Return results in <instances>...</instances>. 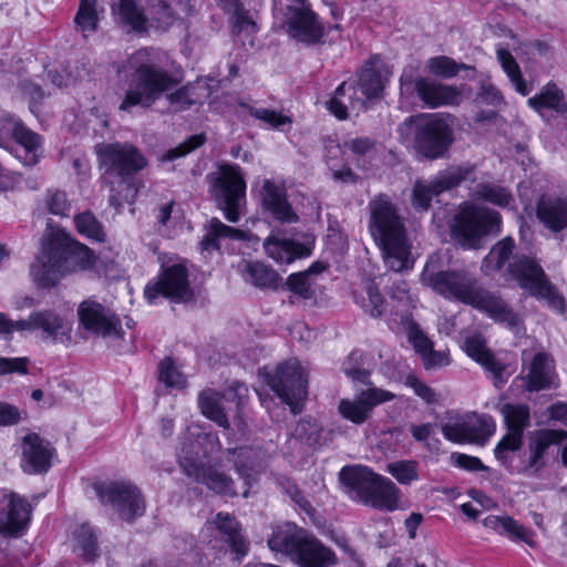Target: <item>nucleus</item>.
I'll list each match as a JSON object with an SVG mask.
<instances>
[{"label": "nucleus", "mask_w": 567, "mask_h": 567, "mask_svg": "<svg viewBox=\"0 0 567 567\" xmlns=\"http://www.w3.org/2000/svg\"><path fill=\"white\" fill-rule=\"evenodd\" d=\"M431 259L425 265L422 281L436 293L485 312L494 321L509 328L518 326V316L499 296L482 287L471 272L464 269L435 271Z\"/></svg>", "instance_id": "f257e3e1"}, {"label": "nucleus", "mask_w": 567, "mask_h": 567, "mask_svg": "<svg viewBox=\"0 0 567 567\" xmlns=\"http://www.w3.org/2000/svg\"><path fill=\"white\" fill-rule=\"evenodd\" d=\"M127 63L134 70L135 86L126 91L118 106L120 111L130 112L133 106L150 109L164 94L175 111H183L195 104L187 86L167 94L178 85V80L164 69L151 63L150 50H137L130 56Z\"/></svg>", "instance_id": "f03ea898"}, {"label": "nucleus", "mask_w": 567, "mask_h": 567, "mask_svg": "<svg viewBox=\"0 0 567 567\" xmlns=\"http://www.w3.org/2000/svg\"><path fill=\"white\" fill-rule=\"evenodd\" d=\"M94 265L92 251L73 240L63 229L48 225L41 249L31 265V276L42 288L54 287L66 275L86 270Z\"/></svg>", "instance_id": "7ed1b4c3"}, {"label": "nucleus", "mask_w": 567, "mask_h": 567, "mask_svg": "<svg viewBox=\"0 0 567 567\" xmlns=\"http://www.w3.org/2000/svg\"><path fill=\"white\" fill-rule=\"evenodd\" d=\"M369 208V231L382 250L386 266L393 271L411 269V243L394 205L384 197H378L370 203Z\"/></svg>", "instance_id": "20e7f679"}, {"label": "nucleus", "mask_w": 567, "mask_h": 567, "mask_svg": "<svg viewBox=\"0 0 567 567\" xmlns=\"http://www.w3.org/2000/svg\"><path fill=\"white\" fill-rule=\"evenodd\" d=\"M268 546L274 551L288 555L299 567H331L337 564L331 548L296 524L278 526L268 539Z\"/></svg>", "instance_id": "39448f33"}, {"label": "nucleus", "mask_w": 567, "mask_h": 567, "mask_svg": "<svg viewBox=\"0 0 567 567\" xmlns=\"http://www.w3.org/2000/svg\"><path fill=\"white\" fill-rule=\"evenodd\" d=\"M339 477L348 494L363 504L388 512L398 507L400 489L396 485L367 466H344Z\"/></svg>", "instance_id": "423d86ee"}, {"label": "nucleus", "mask_w": 567, "mask_h": 567, "mask_svg": "<svg viewBox=\"0 0 567 567\" xmlns=\"http://www.w3.org/2000/svg\"><path fill=\"white\" fill-rule=\"evenodd\" d=\"M402 138H412L415 153L426 159L443 157L453 143V130L437 114H419L410 116L399 125Z\"/></svg>", "instance_id": "0eeeda50"}, {"label": "nucleus", "mask_w": 567, "mask_h": 567, "mask_svg": "<svg viewBox=\"0 0 567 567\" xmlns=\"http://www.w3.org/2000/svg\"><path fill=\"white\" fill-rule=\"evenodd\" d=\"M274 17L298 42L316 44L323 35V27L306 0H275Z\"/></svg>", "instance_id": "6e6552de"}, {"label": "nucleus", "mask_w": 567, "mask_h": 567, "mask_svg": "<svg viewBox=\"0 0 567 567\" xmlns=\"http://www.w3.org/2000/svg\"><path fill=\"white\" fill-rule=\"evenodd\" d=\"M501 215L487 207L463 205L454 217L452 233L465 248H477L482 237L498 233Z\"/></svg>", "instance_id": "1a4fd4ad"}, {"label": "nucleus", "mask_w": 567, "mask_h": 567, "mask_svg": "<svg viewBox=\"0 0 567 567\" xmlns=\"http://www.w3.org/2000/svg\"><path fill=\"white\" fill-rule=\"evenodd\" d=\"M270 389L288 404L293 414L301 412L302 403L307 398V373L297 360L280 364L267 375Z\"/></svg>", "instance_id": "9d476101"}, {"label": "nucleus", "mask_w": 567, "mask_h": 567, "mask_svg": "<svg viewBox=\"0 0 567 567\" xmlns=\"http://www.w3.org/2000/svg\"><path fill=\"white\" fill-rule=\"evenodd\" d=\"M508 271L529 295L545 299L549 307L563 311L564 298L548 281L543 268L533 259L522 256L509 264Z\"/></svg>", "instance_id": "9b49d317"}, {"label": "nucleus", "mask_w": 567, "mask_h": 567, "mask_svg": "<svg viewBox=\"0 0 567 567\" xmlns=\"http://www.w3.org/2000/svg\"><path fill=\"white\" fill-rule=\"evenodd\" d=\"M99 499L125 522H133L145 513V501L140 489L127 482H107L94 485Z\"/></svg>", "instance_id": "f8f14e48"}, {"label": "nucleus", "mask_w": 567, "mask_h": 567, "mask_svg": "<svg viewBox=\"0 0 567 567\" xmlns=\"http://www.w3.org/2000/svg\"><path fill=\"white\" fill-rule=\"evenodd\" d=\"M210 179L212 194L225 212L226 219L236 223L239 219V202L246 189L240 168L236 165H224Z\"/></svg>", "instance_id": "ddd939ff"}, {"label": "nucleus", "mask_w": 567, "mask_h": 567, "mask_svg": "<svg viewBox=\"0 0 567 567\" xmlns=\"http://www.w3.org/2000/svg\"><path fill=\"white\" fill-rule=\"evenodd\" d=\"M162 271L154 282H150L144 290V295L150 302L158 296L168 298L175 302H187L193 298V290L188 281V271L182 264L166 266L162 257Z\"/></svg>", "instance_id": "4468645a"}, {"label": "nucleus", "mask_w": 567, "mask_h": 567, "mask_svg": "<svg viewBox=\"0 0 567 567\" xmlns=\"http://www.w3.org/2000/svg\"><path fill=\"white\" fill-rule=\"evenodd\" d=\"M495 432L494 420L486 414L467 413L450 417L442 425L444 437L454 443L484 444Z\"/></svg>", "instance_id": "2eb2a0df"}, {"label": "nucleus", "mask_w": 567, "mask_h": 567, "mask_svg": "<svg viewBox=\"0 0 567 567\" xmlns=\"http://www.w3.org/2000/svg\"><path fill=\"white\" fill-rule=\"evenodd\" d=\"M101 166L105 176L111 172L124 177L133 175L147 165L146 158L130 143H110L96 146Z\"/></svg>", "instance_id": "dca6fc26"}, {"label": "nucleus", "mask_w": 567, "mask_h": 567, "mask_svg": "<svg viewBox=\"0 0 567 567\" xmlns=\"http://www.w3.org/2000/svg\"><path fill=\"white\" fill-rule=\"evenodd\" d=\"M471 166H451L439 172L431 181H417L413 187L412 204L419 210H426L431 200L444 192L457 187L472 174Z\"/></svg>", "instance_id": "f3484780"}, {"label": "nucleus", "mask_w": 567, "mask_h": 567, "mask_svg": "<svg viewBox=\"0 0 567 567\" xmlns=\"http://www.w3.org/2000/svg\"><path fill=\"white\" fill-rule=\"evenodd\" d=\"M76 312L80 326L86 331L103 338L123 337L120 318L102 303L86 299L79 305Z\"/></svg>", "instance_id": "a211bd4d"}, {"label": "nucleus", "mask_w": 567, "mask_h": 567, "mask_svg": "<svg viewBox=\"0 0 567 567\" xmlns=\"http://www.w3.org/2000/svg\"><path fill=\"white\" fill-rule=\"evenodd\" d=\"M508 433L498 442L495 447V457L506 464L511 453L518 451L522 446L523 431L529 425V408L526 404H504L501 409Z\"/></svg>", "instance_id": "6ab92c4d"}, {"label": "nucleus", "mask_w": 567, "mask_h": 567, "mask_svg": "<svg viewBox=\"0 0 567 567\" xmlns=\"http://www.w3.org/2000/svg\"><path fill=\"white\" fill-rule=\"evenodd\" d=\"M215 532L225 538L238 561L248 554L249 543L241 534L240 524L235 516L224 512L217 513L214 518L204 524L200 530L202 540L212 543Z\"/></svg>", "instance_id": "aec40b11"}, {"label": "nucleus", "mask_w": 567, "mask_h": 567, "mask_svg": "<svg viewBox=\"0 0 567 567\" xmlns=\"http://www.w3.org/2000/svg\"><path fill=\"white\" fill-rule=\"evenodd\" d=\"M31 505L23 497L0 489V534L18 536L30 519Z\"/></svg>", "instance_id": "412c9836"}, {"label": "nucleus", "mask_w": 567, "mask_h": 567, "mask_svg": "<svg viewBox=\"0 0 567 567\" xmlns=\"http://www.w3.org/2000/svg\"><path fill=\"white\" fill-rule=\"evenodd\" d=\"M394 398L395 395L390 391L370 386L362 390L353 400H341L339 412L344 419L362 424L370 417L374 406L392 401Z\"/></svg>", "instance_id": "4be33fe9"}, {"label": "nucleus", "mask_w": 567, "mask_h": 567, "mask_svg": "<svg viewBox=\"0 0 567 567\" xmlns=\"http://www.w3.org/2000/svg\"><path fill=\"white\" fill-rule=\"evenodd\" d=\"M260 203L264 213L281 224H295L299 216L288 202L287 190L284 184L271 179H264L260 188Z\"/></svg>", "instance_id": "5701e85b"}, {"label": "nucleus", "mask_w": 567, "mask_h": 567, "mask_svg": "<svg viewBox=\"0 0 567 567\" xmlns=\"http://www.w3.org/2000/svg\"><path fill=\"white\" fill-rule=\"evenodd\" d=\"M464 350L466 354L481 364L484 370L494 379V384L501 386L507 382L512 374L508 365L498 359L486 346V340L480 333H474L465 338Z\"/></svg>", "instance_id": "b1692460"}, {"label": "nucleus", "mask_w": 567, "mask_h": 567, "mask_svg": "<svg viewBox=\"0 0 567 567\" xmlns=\"http://www.w3.org/2000/svg\"><path fill=\"white\" fill-rule=\"evenodd\" d=\"M415 93L423 104L430 109L455 106L463 101L462 87L423 76L416 79Z\"/></svg>", "instance_id": "393cba45"}, {"label": "nucleus", "mask_w": 567, "mask_h": 567, "mask_svg": "<svg viewBox=\"0 0 567 567\" xmlns=\"http://www.w3.org/2000/svg\"><path fill=\"white\" fill-rule=\"evenodd\" d=\"M21 467L28 474L45 473L51 466L53 450L38 434L30 433L22 439Z\"/></svg>", "instance_id": "a878e982"}, {"label": "nucleus", "mask_w": 567, "mask_h": 567, "mask_svg": "<svg viewBox=\"0 0 567 567\" xmlns=\"http://www.w3.org/2000/svg\"><path fill=\"white\" fill-rule=\"evenodd\" d=\"M142 0H113L111 11L114 22L127 33H146L150 16L144 12Z\"/></svg>", "instance_id": "bb28decb"}, {"label": "nucleus", "mask_w": 567, "mask_h": 567, "mask_svg": "<svg viewBox=\"0 0 567 567\" xmlns=\"http://www.w3.org/2000/svg\"><path fill=\"white\" fill-rule=\"evenodd\" d=\"M391 70L379 55L371 56L358 75V87L367 99H378L382 95Z\"/></svg>", "instance_id": "cd10ccee"}, {"label": "nucleus", "mask_w": 567, "mask_h": 567, "mask_svg": "<svg viewBox=\"0 0 567 567\" xmlns=\"http://www.w3.org/2000/svg\"><path fill=\"white\" fill-rule=\"evenodd\" d=\"M150 28L167 30L179 19V11L189 14L194 11L192 0H147Z\"/></svg>", "instance_id": "c85d7f7f"}, {"label": "nucleus", "mask_w": 567, "mask_h": 567, "mask_svg": "<svg viewBox=\"0 0 567 567\" xmlns=\"http://www.w3.org/2000/svg\"><path fill=\"white\" fill-rule=\"evenodd\" d=\"M34 323H37L35 331H41L43 340L63 346L71 343L73 324L62 315L50 309L40 310L37 311Z\"/></svg>", "instance_id": "c756f323"}, {"label": "nucleus", "mask_w": 567, "mask_h": 567, "mask_svg": "<svg viewBox=\"0 0 567 567\" xmlns=\"http://www.w3.org/2000/svg\"><path fill=\"white\" fill-rule=\"evenodd\" d=\"M567 436L563 430L543 429L534 432L529 439V457L525 472L537 473L544 465V455L551 445L561 443Z\"/></svg>", "instance_id": "7c9ffc66"}, {"label": "nucleus", "mask_w": 567, "mask_h": 567, "mask_svg": "<svg viewBox=\"0 0 567 567\" xmlns=\"http://www.w3.org/2000/svg\"><path fill=\"white\" fill-rule=\"evenodd\" d=\"M537 218L550 230L561 231L567 227V195L545 194L536 206Z\"/></svg>", "instance_id": "2f4dec72"}, {"label": "nucleus", "mask_w": 567, "mask_h": 567, "mask_svg": "<svg viewBox=\"0 0 567 567\" xmlns=\"http://www.w3.org/2000/svg\"><path fill=\"white\" fill-rule=\"evenodd\" d=\"M7 150L24 166H34L43 152L42 138L22 124Z\"/></svg>", "instance_id": "473e14b6"}, {"label": "nucleus", "mask_w": 567, "mask_h": 567, "mask_svg": "<svg viewBox=\"0 0 567 567\" xmlns=\"http://www.w3.org/2000/svg\"><path fill=\"white\" fill-rule=\"evenodd\" d=\"M483 525L512 542H522L527 546L536 547L535 533L508 515H488L483 519Z\"/></svg>", "instance_id": "72a5a7b5"}, {"label": "nucleus", "mask_w": 567, "mask_h": 567, "mask_svg": "<svg viewBox=\"0 0 567 567\" xmlns=\"http://www.w3.org/2000/svg\"><path fill=\"white\" fill-rule=\"evenodd\" d=\"M525 389L529 392L550 388L554 384L555 371L550 357L544 352L534 355L528 373L523 378Z\"/></svg>", "instance_id": "f704fd0d"}, {"label": "nucleus", "mask_w": 567, "mask_h": 567, "mask_svg": "<svg viewBox=\"0 0 567 567\" xmlns=\"http://www.w3.org/2000/svg\"><path fill=\"white\" fill-rule=\"evenodd\" d=\"M357 89L353 83L342 82L334 91V95L328 102V109L339 120L348 117V110L357 114L365 110V100L357 96Z\"/></svg>", "instance_id": "c9c22d12"}, {"label": "nucleus", "mask_w": 567, "mask_h": 567, "mask_svg": "<svg viewBox=\"0 0 567 567\" xmlns=\"http://www.w3.org/2000/svg\"><path fill=\"white\" fill-rule=\"evenodd\" d=\"M264 248L268 257L280 264H290L298 258L310 255V249L306 245L289 239H280L274 235L265 239Z\"/></svg>", "instance_id": "e433bc0d"}, {"label": "nucleus", "mask_w": 567, "mask_h": 567, "mask_svg": "<svg viewBox=\"0 0 567 567\" xmlns=\"http://www.w3.org/2000/svg\"><path fill=\"white\" fill-rule=\"evenodd\" d=\"M190 476L216 494L231 497L236 495L231 477L214 465H203Z\"/></svg>", "instance_id": "4c0bfd02"}, {"label": "nucleus", "mask_w": 567, "mask_h": 567, "mask_svg": "<svg viewBox=\"0 0 567 567\" xmlns=\"http://www.w3.org/2000/svg\"><path fill=\"white\" fill-rule=\"evenodd\" d=\"M340 147L343 154L350 153L355 165L363 171L370 168L377 155L375 141L367 136L348 138Z\"/></svg>", "instance_id": "58836bf2"}, {"label": "nucleus", "mask_w": 567, "mask_h": 567, "mask_svg": "<svg viewBox=\"0 0 567 567\" xmlns=\"http://www.w3.org/2000/svg\"><path fill=\"white\" fill-rule=\"evenodd\" d=\"M240 268L244 279L258 288L277 289L280 285L279 275L262 262L244 261Z\"/></svg>", "instance_id": "ea45409f"}, {"label": "nucleus", "mask_w": 567, "mask_h": 567, "mask_svg": "<svg viewBox=\"0 0 567 567\" xmlns=\"http://www.w3.org/2000/svg\"><path fill=\"white\" fill-rule=\"evenodd\" d=\"M528 105L536 112L542 113L543 109L554 110L558 113L567 112V103L563 91L553 82L547 83L540 92L529 97Z\"/></svg>", "instance_id": "a19ab883"}, {"label": "nucleus", "mask_w": 567, "mask_h": 567, "mask_svg": "<svg viewBox=\"0 0 567 567\" xmlns=\"http://www.w3.org/2000/svg\"><path fill=\"white\" fill-rule=\"evenodd\" d=\"M203 450V444H198V432L190 433L182 442L179 464L187 475H192V473L204 465Z\"/></svg>", "instance_id": "79ce46f5"}, {"label": "nucleus", "mask_w": 567, "mask_h": 567, "mask_svg": "<svg viewBox=\"0 0 567 567\" xmlns=\"http://www.w3.org/2000/svg\"><path fill=\"white\" fill-rule=\"evenodd\" d=\"M223 395L212 389L204 390L199 394L198 403L202 413L224 429L229 427V422L224 408L220 405Z\"/></svg>", "instance_id": "37998d69"}, {"label": "nucleus", "mask_w": 567, "mask_h": 567, "mask_svg": "<svg viewBox=\"0 0 567 567\" xmlns=\"http://www.w3.org/2000/svg\"><path fill=\"white\" fill-rule=\"evenodd\" d=\"M515 243L513 238L505 237L495 244L485 257L482 269L486 275L501 270L513 252Z\"/></svg>", "instance_id": "c03bdc74"}, {"label": "nucleus", "mask_w": 567, "mask_h": 567, "mask_svg": "<svg viewBox=\"0 0 567 567\" xmlns=\"http://www.w3.org/2000/svg\"><path fill=\"white\" fill-rule=\"evenodd\" d=\"M475 197L502 208L512 207L515 202L511 190L491 183L478 184L475 188Z\"/></svg>", "instance_id": "a18cd8bd"}, {"label": "nucleus", "mask_w": 567, "mask_h": 567, "mask_svg": "<svg viewBox=\"0 0 567 567\" xmlns=\"http://www.w3.org/2000/svg\"><path fill=\"white\" fill-rule=\"evenodd\" d=\"M497 59L515 90L522 95L529 94L530 87L524 80L520 68L512 53L506 49H498Z\"/></svg>", "instance_id": "49530a36"}, {"label": "nucleus", "mask_w": 567, "mask_h": 567, "mask_svg": "<svg viewBox=\"0 0 567 567\" xmlns=\"http://www.w3.org/2000/svg\"><path fill=\"white\" fill-rule=\"evenodd\" d=\"M74 551L85 561H93L97 556V543L92 528L83 524L74 534Z\"/></svg>", "instance_id": "de8ad7c7"}, {"label": "nucleus", "mask_w": 567, "mask_h": 567, "mask_svg": "<svg viewBox=\"0 0 567 567\" xmlns=\"http://www.w3.org/2000/svg\"><path fill=\"white\" fill-rule=\"evenodd\" d=\"M247 239V233L223 224L219 219L213 218L209 221L208 233L202 244L205 248H218L219 238Z\"/></svg>", "instance_id": "09e8293b"}, {"label": "nucleus", "mask_w": 567, "mask_h": 567, "mask_svg": "<svg viewBox=\"0 0 567 567\" xmlns=\"http://www.w3.org/2000/svg\"><path fill=\"white\" fill-rule=\"evenodd\" d=\"M292 437L303 445L317 449L322 445V427L315 420H301L295 426Z\"/></svg>", "instance_id": "8fccbe9b"}, {"label": "nucleus", "mask_w": 567, "mask_h": 567, "mask_svg": "<svg viewBox=\"0 0 567 567\" xmlns=\"http://www.w3.org/2000/svg\"><path fill=\"white\" fill-rule=\"evenodd\" d=\"M225 11L230 17V22L234 31L252 33L257 31V24L252 13L247 10L244 4L237 0L233 6H229Z\"/></svg>", "instance_id": "3c124183"}, {"label": "nucleus", "mask_w": 567, "mask_h": 567, "mask_svg": "<svg viewBox=\"0 0 567 567\" xmlns=\"http://www.w3.org/2000/svg\"><path fill=\"white\" fill-rule=\"evenodd\" d=\"M246 107L251 116L264 122L272 130L286 131V127L290 128L292 124V118L282 112L266 107H254L250 105H247Z\"/></svg>", "instance_id": "603ef678"}, {"label": "nucleus", "mask_w": 567, "mask_h": 567, "mask_svg": "<svg viewBox=\"0 0 567 567\" xmlns=\"http://www.w3.org/2000/svg\"><path fill=\"white\" fill-rule=\"evenodd\" d=\"M426 66L431 74L437 78L451 79L454 78L460 70L473 69L464 63H457L453 59L439 55L427 60Z\"/></svg>", "instance_id": "864d4df0"}, {"label": "nucleus", "mask_w": 567, "mask_h": 567, "mask_svg": "<svg viewBox=\"0 0 567 567\" xmlns=\"http://www.w3.org/2000/svg\"><path fill=\"white\" fill-rule=\"evenodd\" d=\"M386 472L401 485H410L419 480V463L414 460L394 461L386 465Z\"/></svg>", "instance_id": "5fc2aeb1"}, {"label": "nucleus", "mask_w": 567, "mask_h": 567, "mask_svg": "<svg viewBox=\"0 0 567 567\" xmlns=\"http://www.w3.org/2000/svg\"><path fill=\"white\" fill-rule=\"evenodd\" d=\"M74 223L76 230L81 235L100 243L105 240L106 236L103 231L102 225L92 213L85 212L79 214L75 217Z\"/></svg>", "instance_id": "6e6d98bb"}, {"label": "nucleus", "mask_w": 567, "mask_h": 567, "mask_svg": "<svg viewBox=\"0 0 567 567\" xmlns=\"http://www.w3.org/2000/svg\"><path fill=\"white\" fill-rule=\"evenodd\" d=\"M367 299L363 300V309L373 318H379L385 309V300L378 286L372 280H367L364 285Z\"/></svg>", "instance_id": "4d7b16f0"}, {"label": "nucleus", "mask_w": 567, "mask_h": 567, "mask_svg": "<svg viewBox=\"0 0 567 567\" xmlns=\"http://www.w3.org/2000/svg\"><path fill=\"white\" fill-rule=\"evenodd\" d=\"M229 454L236 456L234 460L235 467L238 474L245 480L247 486H249L252 482L256 481V471L248 462L251 460L252 450L248 447H240L238 450H228Z\"/></svg>", "instance_id": "13d9d810"}, {"label": "nucleus", "mask_w": 567, "mask_h": 567, "mask_svg": "<svg viewBox=\"0 0 567 567\" xmlns=\"http://www.w3.org/2000/svg\"><path fill=\"white\" fill-rule=\"evenodd\" d=\"M96 0H81L79 11L75 16V23L85 32H92L96 29Z\"/></svg>", "instance_id": "bf43d9fd"}, {"label": "nucleus", "mask_w": 567, "mask_h": 567, "mask_svg": "<svg viewBox=\"0 0 567 567\" xmlns=\"http://www.w3.org/2000/svg\"><path fill=\"white\" fill-rule=\"evenodd\" d=\"M47 210L56 216H68L71 212V204L64 192L60 189H50L45 195Z\"/></svg>", "instance_id": "052dcab7"}, {"label": "nucleus", "mask_w": 567, "mask_h": 567, "mask_svg": "<svg viewBox=\"0 0 567 567\" xmlns=\"http://www.w3.org/2000/svg\"><path fill=\"white\" fill-rule=\"evenodd\" d=\"M159 380L169 388H184L186 384L185 377L169 358H166L159 364Z\"/></svg>", "instance_id": "680f3d73"}, {"label": "nucleus", "mask_w": 567, "mask_h": 567, "mask_svg": "<svg viewBox=\"0 0 567 567\" xmlns=\"http://www.w3.org/2000/svg\"><path fill=\"white\" fill-rule=\"evenodd\" d=\"M359 359H361V354L358 352H352L342 363V371L353 382L369 384L370 372L358 365Z\"/></svg>", "instance_id": "e2e57ef3"}, {"label": "nucleus", "mask_w": 567, "mask_h": 567, "mask_svg": "<svg viewBox=\"0 0 567 567\" xmlns=\"http://www.w3.org/2000/svg\"><path fill=\"white\" fill-rule=\"evenodd\" d=\"M406 337L409 342L413 346L416 353L421 357L430 351V348L433 346V342L427 338V336L421 330L419 324L414 321L408 322L406 328Z\"/></svg>", "instance_id": "0e129e2a"}, {"label": "nucleus", "mask_w": 567, "mask_h": 567, "mask_svg": "<svg viewBox=\"0 0 567 567\" xmlns=\"http://www.w3.org/2000/svg\"><path fill=\"white\" fill-rule=\"evenodd\" d=\"M22 122L13 115L0 116V146L8 148L12 144V140L16 136L19 127L22 126Z\"/></svg>", "instance_id": "69168bd1"}, {"label": "nucleus", "mask_w": 567, "mask_h": 567, "mask_svg": "<svg viewBox=\"0 0 567 567\" xmlns=\"http://www.w3.org/2000/svg\"><path fill=\"white\" fill-rule=\"evenodd\" d=\"M205 142L204 135H194L190 136L185 142L181 143L178 146L168 150L165 155L163 156L164 161H174L176 158H179L182 156L187 155L192 151L196 150L200 145H203Z\"/></svg>", "instance_id": "338daca9"}, {"label": "nucleus", "mask_w": 567, "mask_h": 567, "mask_svg": "<svg viewBox=\"0 0 567 567\" xmlns=\"http://www.w3.org/2000/svg\"><path fill=\"white\" fill-rule=\"evenodd\" d=\"M287 285L293 293L302 298H309L310 282L307 272H298L290 275L288 277Z\"/></svg>", "instance_id": "774afa93"}]
</instances>
